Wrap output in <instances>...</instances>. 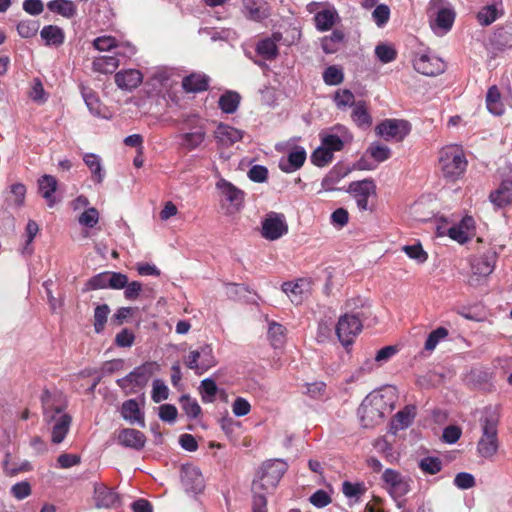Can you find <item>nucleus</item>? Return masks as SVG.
I'll list each match as a JSON object with an SVG mask.
<instances>
[{
	"mask_svg": "<svg viewBox=\"0 0 512 512\" xmlns=\"http://www.w3.org/2000/svg\"><path fill=\"white\" fill-rule=\"evenodd\" d=\"M43 419L51 427V441L61 443L66 437L72 418L65 412L66 402L60 394H52L45 390L41 396Z\"/></svg>",
	"mask_w": 512,
	"mask_h": 512,
	"instance_id": "1",
	"label": "nucleus"
},
{
	"mask_svg": "<svg viewBox=\"0 0 512 512\" xmlns=\"http://www.w3.org/2000/svg\"><path fill=\"white\" fill-rule=\"evenodd\" d=\"M481 437L477 442V453L484 459L491 460L499 450L498 425L499 415L494 409H486L480 420Z\"/></svg>",
	"mask_w": 512,
	"mask_h": 512,
	"instance_id": "2",
	"label": "nucleus"
},
{
	"mask_svg": "<svg viewBox=\"0 0 512 512\" xmlns=\"http://www.w3.org/2000/svg\"><path fill=\"white\" fill-rule=\"evenodd\" d=\"M287 470V464L280 460H269L261 466L256 479L252 483L253 495H264L272 492Z\"/></svg>",
	"mask_w": 512,
	"mask_h": 512,
	"instance_id": "3",
	"label": "nucleus"
},
{
	"mask_svg": "<svg viewBox=\"0 0 512 512\" xmlns=\"http://www.w3.org/2000/svg\"><path fill=\"white\" fill-rule=\"evenodd\" d=\"M439 167L443 176L450 181L458 179L466 170L467 160L461 147L450 145L440 151Z\"/></svg>",
	"mask_w": 512,
	"mask_h": 512,
	"instance_id": "4",
	"label": "nucleus"
},
{
	"mask_svg": "<svg viewBox=\"0 0 512 512\" xmlns=\"http://www.w3.org/2000/svg\"><path fill=\"white\" fill-rule=\"evenodd\" d=\"M384 409V396L380 392L374 391L367 395L358 408L361 426L374 428L381 424L384 418Z\"/></svg>",
	"mask_w": 512,
	"mask_h": 512,
	"instance_id": "5",
	"label": "nucleus"
},
{
	"mask_svg": "<svg viewBox=\"0 0 512 512\" xmlns=\"http://www.w3.org/2000/svg\"><path fill=\"white\" fill-rule=\"evenodd\" d=\"M364 318H366L364 311L345 313L339 318L335 331L342 345L348 346L354 342V339L362 331Z\"/></svg>",
	"mask_w": 512,
	"mask_h": 512,
	"instance_id": "6",
	"label": "nucleus"
},
{
	"mask_svg": "<svg viewBox=\"0 0 512 512\" xmlns=\"http://www.w3.org/2000/svg\"><path fill=\"white\" fill-rule=\"evenodd\" d=\"M183 133L179 135L180 146L192 151L197 149L206 138V128L196 117H190L184 121Z\"/></svg>",
	"mask_w": 512,
	"mask_h": 512,
	"instance_id": "7",
	"label": "nucleus"
},
{
	"mask_svg": "<svg viewBox=\"0 0 512 512\" xmlns=\"http://www.w3.org/2000/svg\"><path fill=\"white\" fill-rule=\"evenodd\" d=\"M185 365L197 375H202L216 365L213 349L205 344L195 350H191L185 358Z\"/></svg>",
	"mask_w": 512,
	"mask_h": 512,
	"instance_id": "8",
	"label": "nucleus"
},
{
	"mask_svg": "<svg viewBox=\"0 0 512 512\" xmlns=\"http://www.w3.org/2000/svg\"><path fill=\"white\" fill-rule=\"evenodd\" d=\"M385 488L393 499H399L411 490L412 479L394 469H386L382 474Z\"/></svg>",
	"mask_w": 512,
	"mask_h": 512,
	"instance_id": "9",
	"label": "nucleus"
},
{
	"mask_svg": "<svg viewBox=\"0 0 512 512\" xmlns=\"http://www.w3.org/2000/svg\"><path fill=\"white\" fill-rule=\"evenodd\" d=\"M376 132L386 141H402L410 132V125L405 120L387 119L376 126Z\"/></svg>",
	"mask_w": 512,
	"mask_h": 512,
	"instance_id": "10",
	"label": "nucleus"
},
{
	"mask_svg": "<svg viewBox=\"0 0 512 512\" xmlns=\"http://www.w3.org/2000/svg\"><path fill=\"white\" fill-rule=\"evenodd\" d=\"M288 232V224L281 213L270 212L262 221L261 235L263 238L274 241Z\"/></svg>",
	"mask_w": 512,
	"mask_h": 512,
	"instance_id": "11",
	"label": "nucleus"
},
{
	"mask_svg": "<svg viewBox=\"0 0 512 512\" xmlns=\"http://www.w3.org/2000/svg\"><path fill=\"white\" fill-rule=\"evenodd\" d=\"M496 263V253L494 251H488L480 256L474 257L471 261V277L470 284L478 285L481 278L489 276Z\"/></svg>",
	"mask_w": 512,
	"mask_h": 512,
	"instance_id": "12",
	"label": "nucleus"
},
{
	"mask_svg": "<svg viewBox=\"0 0 512 512\" xmlns=\"http://www.w3.org/2000/svg\"><path fill=\"white\" fill-rule=\"evenodd\" d=\"M93 501L98 509H117L122 505L121 496L104 483H94Z\"/></svg>",
	"mask_w": 512,
	"mask_h": 512,
	"instance_id": "13",
	"label": "nucleus"
},
{
	"mask_svg": "<svg viewBox=\"0 0 512 512\" xmlns=\"http://www.w3.org/2000/svg\"><path fill=\"white\" fill-rule=\"evenodd\" d=\"M223 200L228 203L227 211L230 214L238 212L243 204L244 192L231 182L221 178L216 183Z\"/></svg>",
	"mask_w": 512,
	"mask_h": 512,
	"instance_id": "14",
	"label": "nucleus"
},
{
	"mask_svg": "<svg viewBox=\"0 0 512 512\" xmlns=\"http://www.w3.org/2000/svg\"><path fill=\"white\" fill-rule=\"evenodd\" d=\"M181 483L186 493H201L205 488L204 477L200 469L191 464L181 468Z\"/></svg>",
	"mask_w": 512,
	"mask_h": 512,
	"instance_id": "15",
	"label": "nucleus"
},
{
	"mask_svg": "<svg viewBox=\"0 0 512 512\" xmlns=\"http://www.w3.org/2000/svg\"><path fill=\"white\" fill-rule=\"evenodd\" d=\"M414 69L426 76H437L445 71L444 61L436 56L421 54L413 60Z\"/></svg>",
	"mask_w": 512,
	"mask_h": 512,
	"instance_id": "16",
	"label": "nucleus"
},
{
	"mask_svg": "<svg viewBox=\"0 0 512 512\" xmlns=\"http://www.w3.org/2000/svg\"><path fill=\"white\" fill-rule=\"evenodd\" d=\"M349 192L354 194L358 208L366 210L368 198L375 192V184L369 179L355 181L349 185Z\"/></svg>",
	"mask_w": 512,
	"mask_h": 512,
	"instance_id": "17",
	"label": "nucleus"
},
{
	"mask_svg": "<svg viewBox=\"0 0 512 512\" xmlns=\"http://www.w3.org/2000/svg\"><path fill=\"white\" fill-rule=\"evenodd\" d=\"M214 137L222 148H228L243 138V132L230 125L220 123L214 131Z\"/></svg>",
	"mask_w": 512,
	"mask_h": 512,
	"instance_id": "18",
	"label": "nucleus"
},
{
	"mask_svg": "<svg viewBox=\"0 0 512 512\" xmlns=\"http://www.w3.org/2000/svg\"><path fill=\"white\" fill-rule=\"evenodd\" d=\"M114 80L119 89L132 91L142 83L143 74L137 69L121 70L115 74Z\"/></svg>",
	"mask_w": 512,
	"mask_h": 512,
	"instance_id": "19",
	"label": "nucleus"
},
{
	"mask_svg": "<svg viewBox=\"0 0 512 512\" xmlns=\"http://www.w3.org/2000/svg\"><path fill=\"white\" fill-rule=\"evenodd\" d=\"M447 234L460 244L467 242L474 235V219L470 216L464 217L460 223L451 226Z\"/></svg>",
	"mask_w": 512,
	"mask_h": 512,
	"instance_id": "20",
	"label": "nucleus"
},
{
	"mask_svg": "<svg viewBox=\"0 0 512 512\" xmlns=\"http://www.w3.org/2000/svg\"><path fill=\"white\" fill-rule=\"evenodd\" d=\"M306 160V151L303 147L296 146L289 153L287 158L279 162L280 169L285 173H292L300 169Z\"/></svg>",
	"mask_w": 512,
	"mask_h": 512,
	"instance_id": "21",
	"label": "nucleus"
},
{
	"mask_svg": "<svg viewBox=\"0 0 512 512\" xmlns=\"http://www.w3.org/2000/svg\"><path fill=\"white\" fill-rule=\"evenodd\" d=\"M282 290L292 303L298 305L308 296L309 283L303 279H299L296 282H285L282 285Z\"/></svg>",
	"mask_w": 512,
	"mask_h": 512,
	"instance_id": "22",
	"label": "nucleus"
},
{
	"mask_svg": "<svg viewBox=\"0 0 512 512\" xmlns=\"http://www.w3.org/2000/svg\"><path fill=\"white\" fill-rule=\"evenodd\" d=\"M118 442L125 447L140 450L145 446L146 437L139 430L125 428L119 432Z\"/></svg>",
	"mask_w": 512,
	"mask_h": 512,
	"instance_id": "23",
	"label": "nucleus"
},
{
	"mask_svg": "<svg viewBox=\"0 0 512 512\" xmlns=\"http://www.w3.org/2000/svg\"><path fill=\"white\" fill-rule=\"evenodd\" d=\"M339 19V15L335 7L332 5L325 6L320 13L314 16L315 27L320 32L330 30Z\"/></svg>",
	"mask_w": 512,
	"mask_h": 512,
	"instance_id": "24",
	"label": "nucleus"
},
{
	"mask_svg": "<svg viewBox=\"0 0 512 512\" xmlns=\"http://www.w3.org/2000/svg\"><path fill=\"white\" fill-rule=\"evenodd\" d=\"M122 417L131 424H138L145 427L144 415L141 412L138 402L135 399L126 400L121 407Z\"/></svg>",
	"mask_w": 512,
	"mask_h": 512,
	"instance_id": "25",
	"label": "nucleus"
},
{
	"mask_svg": "<svg viewBox=\"0 0 512 512\" xmlns=\"http://www.w3.org/2000/svg\"><path fill=\"white\" fill-rule=\"evenodd\" d=\"M490 200L498 207H504L512 202V180H503L500 186L490 194Z\"/></svg>",
	"mask_w": 512,
	"mask_h": 512,
	"instance_id": "26",
	"label": "nucleus"
},
{
	"mask_svg": "<svg viewBox=\"0 0 512 512\" xmlns=\"http://www.w3.org/2000/svg\"><path fill=\"white\" fill-rule=\"evenodd\" d=\"M209 78L205 74L193 73L185 77L182 81V87L186 92L197 93L205 91L208 88Z\"/></svg>",
	"mask_w": 512,
	"mask_h": 512,
	"instance_id": "27",
	"label": "nucleus"
},
{
	"mask_svg": "<svg viewBox=\"0 0 512 512\" xmlns=\"http://www.w3.org/2000/svg\"><path fill=\"white\" fill-rule=\"evenodd\" d=\"M57 184L56 178L51 175H44L38 180L39 192L50 207L55 203L53 194L57 189Z\"/></svg>",
	"mask_w": 512,
	"mask_h": 512,
	"instance_id": "28",
	"label": "nucleus"
},
{
	"mask_svg": "<svg viewBox=\"0 0 512 512\" xmlns=\"http://www.w3.org/2000/svg\"><path fill=\"white\" fill-rule=\"evenodd\" d=\"M26 195V187L21 183L11 185L5 197L7 208H19L23 206Z\"/></svg>",
	"mask_w": 512,
	"mask_h": 512,
	"instance_id": "29",
	"label": "nucleus"
},
{
	"mask_svg": "<svg viewBox=\"0 0 512 512\" xmlns=\"http://www.w3.org/2000/svg\"><path fill=\"white\" fill-rule=\"evenodd\" d=\"M48 9L65 18H72L76 15L77 9L75 4L70 0H52L47 3Z\"/></svg>",
	"mask_w": 512,
	"mask_h": 512,
	"instance_id": "30",
	"label": "nucleus"
},
{
	"mask_svg": "<svg viewBox=\"0 0 512 512\" xmlns=\"http://www.w3.org/2000/svg\"><path fill=\"white\" fill-rule=\"evenodd\" d=\"M119 67V60L114 56L97 57L92 62V69L102 74L113 73Z\"/></svg>",
	"mask_w": 512,
	"mask_h": 512,
	"instance_id": "31",
	"label": "nucleus"
},
{
	"mask_svg": "<svg viewBox=\"0 0 512 512\" xmlns=\"http://www.w3.org/2000/svg\"><path fill=\"white\" fill-rule=\"evenodd\" d=\"M41 37L47 45L60 46L63 44L65 35L63 30L55 25L44 26L40 32Z\"/></svg>",
	"mask_w": 512,
	"mask_h": 512,
	"instance_id": "32",
	"label": "nucleus"
},
{
	"mask_svg": "<svg viewBox=\"0 0 512 512\" xmlns=\"http://www.w3.org/2000/svg\"><path fill=\"white\" fill-rule=\"evenodd\" d=\"M486 105L490 113L500 116L504 113V104L501 101V95L496 86L489 88L486 95Z\"/></svg>",
	"mask_w": 512,
	"mask_h": 512,
	"instance_id": "33",
	"label": "nucleus"
},
{
	"mask_svg": "<svg viewBox=\"0 0 512 512\" xmlns=\"http://www.w3.org/2000/svg\"><path fill=\"white\" fill-rule=\"evenodd\" d=\"M83 161L89 167L93 179L97 183H101L105 177V172L102 168L100 157L93 153H87L84 155Z\"/></svg>",
	"mask_w": 512,
	"mask_h": 512,
	"instance_id": "34",
	"label": "nucleus"
},
{
	"mask_svg": "<svg viewBox=\"0 0 512 512\" xmlns=\"http://www.w3.org/2000/svg\"><path fill=\"white\" fill-rule=\"evenodd\" d=\"M351 117L359 127H369L372 124V118L364 101L356 102L353 106Z\"/></svg>",
	"mask_w": 512,
	"mask_h": 512,
	"instance_id": "35",
	"label": "nucleus"
},
{
	"mask_svg": "<svg viewBox=\"0 0 512 512\" xmlns=\"http://www.w3.org/2000/svg\"><path fill=\"white\" fill-rule=\"evenodd\" d=\"M344 34L340 30H334L329 36L321 39V47L326 54H332L338 51L343 42Z\"/></svg>",
	"mask_w": 512,
	"mask_h": 512,
	"instance_id": "36",
	"label": "nucleus"
},
{
	"mask_svg": "<svg viewBox=\"0 0 512 512\" xmlns=\"http://www.w3.org/2000/svg\"><path fill=\"white\" fill-rule=\"evenodd\" d=\"M240 103V95L237 92L228 91L219 99L220 109L227 114L234 113Z\"/></svg>",
	"mask_w": 512,
	"mask_h": 512,
	"instance_id": "37",
	"label": "nucleus"
},
{
	"mask_svg": "<svg viewBox=\"0 0 512 512\" xmlns=\"http://www.w3.org/2000/svg\"><path fill=\"white\" fill-rule=\"evenodd\" d=\"M3 469L6 475L14 476L20 472H26L31 470V464L28 461H22L20 464L11 461L10 453H6L3 462Z\"/></svg>",
	"mask_w": 512,
	"mask_h": 512,
	"instance_id": "38",
	"label": "nucleus"
},
{
	"mask_svg": "<svg viewBox=\"0 0 512 512\" xmlns=\"http://www.w3.org/2000/svg\"><path fill=\"white\" fill-rule=\"evenodd\" d=\"M256 51L267 60L274 59L278 55L276 42L270 38L261 40L256 46Z\"/></svg>",
	"mask_w": 512,
	"mask_h": 512,
	"instance_id": "39",
	"label": "nucleus"
},
{
	"mask_svg": "<svg viewBox=\"0 0 512 512\" xmlns=\"http://www.w3.org/2000/svg\"><path fill=\"white\" fill-rule=\"evenodd\" d=\"M454 18L455 14L451 9L439 8L435 19L436 26L446 32L452 27Z\"/></svg>",
	"mask_w": 512,
	"mask_h": 512,
	"instance_id": "40",
	"label": "nucleus"
},
{
	"mask_svg": "<svg viewBox=\"0 0 512 512\" xmlns=\"http://www.w3.org/2000/svg\"><path fill=\"white\" fill-rule=\"evenodd\" d=\"M268 337L273 347H281L285 341V328L279 323L271 322L269 324Z\"/></svg>",
	"mask_w": 512,
	"mask_h": 512,
	"instance_id": "41",
	"label": "nucleus"
},
{
	"mask_svg": "<svg viewBox=\"0 0 512 512\" xmlns=\"http://www.w3.org/2000/svg\"><path fill=\"white\" fill-rule=\"evenodd\" d=\"M334 102L339 109L353 107L356 104L354 94L348 89L336 91L334 94Z\"/></svg>",
	"mask_w": 512,
	"mask_h": 512,
	"instance_id": "42",
	"label": "nucleus"
},
{
	"mask_svg": "<svg viewBox=\"0 0 512 512\" xmlns=\"http://www.w3.org/2000/svg\"><path fill=\"white\" fill-rule=\"evenodd\" d=\"M217 385L214 380L206 378L202 380L200 385V392L202 395V401L205 403H211L214 401L217 393Z\"/></svg>",
	"mask_w": 512,
	"mask_h": 512,
	"instance_id": "43",
	"label": "nucleus"
},
{
	"mask_svg": "<svg viewBox=\"0 0 512 512\" xmlns=\"http://www.w3.org/2000/svg\"><path fill=\"white\" fill-rule=\"evenodd\" d=\"M415 408L413 406H406L403 410L395 415V427L403 429L408 427L415 416Z\"/></svg>",
	"mask_w": 512,
	"mask_h": 512,
	"instance_id": "44",
	"label": "nucleus"
},
{
	"mask_svg": "<svg viewBox=\"0 0 512 512\" xmlns=\"http://www.w3.org/2000/svg\"><path fill=\"white\" fill-rule=\"evenodd\" d=\"M367 154L377 162H384L390 157L391 150L388 146L372 143L367 149Z\"/></svg>",
	"mask_w": 512,
	"mask_h": 512,
	"instance_id": "45",
	"label": "nucleus"
},
{
	"mask_svg": "<svg viewBox=\"0 0 512 512\" xmlns=\"http://www.w3.org/2000/svg\"><path fill=\"white\" fill-rule=\"evenodd\" d=\"M448 335V331L446 328H443V327H439L437 329H435L434 331H432L426 341H425V345H424V348L425 350L427 351H433L436 346L438 345V343L445 339Z\"/></svg>",
	"mask_w": 512,
	"mask_h": 512,
	"instance_id": "46",
	"label": "nucleus"
},
{
	"mask_svg": "<svg viewBox=\"0 0 512 512\" xmlns=\"http://www.w3.org/2000/svg\"><path fill=\"white\" fill-rule=\"evenodd\" d=\"M180 403L182 409L190 418H196L201 412V407L199 406L198 402L188 395H183L180 398Z\"/></svg>",
	"mask_w": 512,
	"mask_h": 512,
	"instance_id": "47",
	"label": "nucleus"
},
{
	"mask_svg": "<svg viewBox=\"0 0 512 512\" xmlns=\"http://www.w3.org/2000/svg\"><path fill=\"white\" fill-rule=\"evenodd\" d=\"M110 312L108 305L103 304L95 308L94 312V328L97 333L102 332L107 322V317Z\"/></svg>",
	"mask_w": 512,
	"mask_h": 512,
	"instance_id": "48",
	"label": "nucleus"
},
{
	"mask_svg": "<svg viewBox=\"0 0 512 512\" xmlns=\"http://www.w3.org/2000/svg\"><path fill=\"white\" fill-rule=\"evenodd\" d=\"M333 154L324 145L318 147L311 155L312 162L319 167H323L331 162Z\"/></svg>",
	"mask_w": 512,
	"mask_h": 512,
	"instance_id": "49",
	"label": "nucleus"
},
{
	"mask_svg": "<svg viewBox=\"0 0 512 512\" xmlns=\"http://www.w3.org/2000/svg\"><path fill=\"white\" fill-rule=\"evenodd\" d=\"M99 221V212L96 208H87L79 217L78 222L82 226L93 228Z\"/></svg>",
	"mask_w": 512,
	"mask_h": 512,
	"instance_id": "50",
	"label": "nucleus"
},
{
	"mask_svg": "<svg viewBox=\"0 0 512 512\" xmlns=\"http://www.w3.org/2000/svg\"><path fill=\"white\" fill-rule=\"evenodd\" d=\"M419 467L424 473L434 475L441 470L442 463L437 457H425L420 460Z\"/></svg>",
	"mask_w": 512,
	"mask_h": 512,
	"instance_id": "51",
	"label": "nucleus"
},
{
	"mask_svg": "<svg viewBox=\"0 0 512 512\" xmlns=\"http://www.w3.org/2000/svg\"><path fill=\"white\" fill-rule=\"evenodd\" d=\"M343 78V72L337 66H329L323 73V80L327 85H338Z\"/></svg>",
	"mask_w": 512,
	"mask_h": 512,
	"instance_id": "52",
	"label": "nucleus"
},
{
	"mask_svg": "<svg viewBox=\"0 0 512 512\" xmlns=\"http://www.w3.org/2000/svg\"><path fill=\"white\" fill-rule=\"evenodd\" d=\"M108 279L109 271L99 273L88 280L86 283V290L109 288Z\"/></svg>",
	"mask_w": 512,
	"mask_h": 512,
	"instance_id": "53",
	"label": "nucleus"
},
{
	"mask_svg": "<svg viewBox=\"0 0 512 512\" xmlns=\"http://www.w3.org/2000/svg\"><path fill=\"white\" fill-rule=\"evenodd\" d=\"M402 250L407 256L418 263H424L427 260V253L423 250L420 244L406 245Z\"/></svg>",
	"mask_w": 512,
	"mask_h": 512,
	"instance_id": "54",
	"label": "nucleus"
},
{
	"mask_svg": "<svg viewBox=\"0 0 512 512\" xmlns=\"http://www.w3.org/2000/svg\"><path fill=\"white\" fill-rule=\"evenodd\" d=\"M366 489L362 483H351L345 481L342 485V492L348 498L358 499L365 493Z\"/></svg>",
	"mask_w": 512,
	"mask_h": 512,
	"instance_id": "55",
	"label": "nucleus"
},
{
	"mask_svg": "<svg viewBox=\"0 0 512 512\" xmlns=\"http://www.w3.org/2000/svg\"><path fill=\"white\" fill-rule=\"evenodd\" d=\"M82 96L90 112L100 114V102L95 93L91 89L82 88Z\"/></svg>",
	"mask_w": 512,
	"mask_h": 512,
	"instance_id": "56",
	"label": "nucleus"
},
{
	"mask_svg": "<svg viewBox=\"0 0 512 512\" xmlns=\"http://www.w3.org/2000/svg\"><path fill=\"white\" fill-rule=\"evenodd\" d=\"M375 54L382 63H390L396 58V51L386 44L377 45Z\"/></svg>",
	"mask_w": 512,
	"mask_h": 512,
	"instance_id": "57",
	"label": "nucleus"
},
{
	"mask_svg": "<svg viewBox=\"0 0 512 512\" xmlns=\"http://www.w3.org/2000/svg\"><path fill=\"white\" fill-rule=\"evenodd\" d=\"M390 17V9L385 4L377 5L372 12V18L377 26L381 27L385 25Z\"/></svg>",
	"mask_w": 512,
	"mask_h": 512,
	"instance_id": "58",
	"label": "nucleus"
},
{
	"mask_svg": "<svg viewBox=\"0 0 512 512\" xmlns=\"http://www.w3.org/2000/svg\"><path fill=\"white\" fill-rule=\"evenodd\" d=\"M478 21L482 25H490L497 19V9L495 6H486L478 12Z\"/></svg>",
	"mask_w": 512,
	"mask_h": 512,
	"instance_id": "59",
	"label": "nucleus"
},
{
	"mask_svg": "<svg viewBox=\"0 0 512 512\" xmlns=\"http://www.w3.org/2000/svg\"><path fill=\"white\" fill-rule=\"evenodd\" d=\"M93 46L99 51H109L112 48L118 47L116 39L112 36L97 37L93 41Z\"/></svg>",
	"mask_w": 512,
	"mask_h": 512,
	"instance_id": "60",
	"label": "nucleus"
},
{
	"mask_svg": "<svg viewBox=\"0 0 512 512\" xmlns=\"http://www.w3.org/2000/svg\"><path fill=\"white\" fill-rule=\"evenodd\" d=\"M322 145L327 147V149H329V151L333 154L335 151L342 150L344 146V140L337 135L329 134L323 137Z\"/></svg>",
	"mask_w": 512,
	"mask_h": 512,
	"instance_id": "61",
	"label": "nucleus"
},
{
	"mask_svg": "<svg viewBox=\"0 0 512 512\" xmlns=\"http://www.w3.org/2000/svg\"><path fill=\"white\" fill-rule=\"evenodd\" d=\"M168 387L160 380L153 382L152 399L154 402L159 403L168 398Z\"/></svg>",
	"mask_w": 512,
	"mask_h": 512,
	"instance_id": "62",
	"label": "nucleus"
},
{
	"mask_svg": "<svg viewBox=\"0 0 512 512\" xmlns=\"http://www.w3.org/2000/svg\"><path fill=\"white\" fill-rule=\"evenodd\" d=\"M309 501L315 507L323 508L331 503V497L326 491L320 489L310 496Z\"/></svg>",
	"mask_w": 512,
	"mask_h": 512,
	"instance_id": "63",
	"label": "nucleus"
},
{
	"mask_svg": "<svg viewBox=\"0 0 512 512\" xmlns=\"http://www.w3.org/2000/svg\"><path fill=\"white\" fill-rule=\"evenodd\" d=\"M454 484L459 489H469L475 486V478L470 473L460 472L455 476Z\"/></svg>",
	"mask_w": 512,
	"mask_h": 512,
	"instance_id": "64",
	"label": "nucleus"
}]
</instances>
